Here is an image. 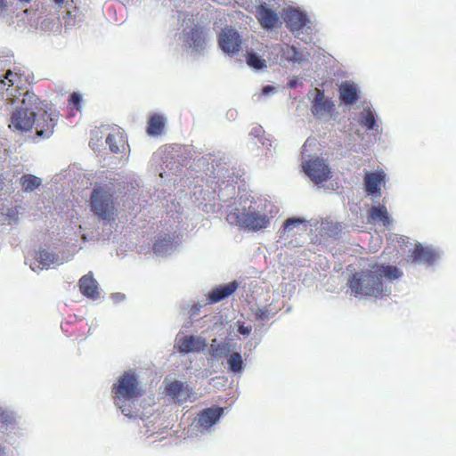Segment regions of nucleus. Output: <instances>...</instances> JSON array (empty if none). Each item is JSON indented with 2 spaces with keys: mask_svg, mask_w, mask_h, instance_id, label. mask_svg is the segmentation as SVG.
Returning a JSON list of instances; mask_svg holds the SVG:
<instances>
[{
  "mask_svg": "<svg viewBox=\"0 0 456 456\" xmlns=\"http://www.w3.org/2000/svg\"><path fill=\"white\" fill-rule=\"evenodd\" d=\"M256 17L261 27L265 29H273L281 23L277 12L269 8L265 3L256 6Z\"/></svg>",
  "mask_w": 456,
  "mask_h": 456,
  "instance_id": "obj_8",
  "label": "nucleus"
},
{
  "mask_svg": "<svg viewBox=\"0 0 456 456\" xmlns=\"http://www.w3.org/2000/svg\"><path fill=\"white\" fill-rule=\"evenodd\" d=\"M437 256L434 250L425 248L421 244H417L410 256L412 263L427 265H433L436 261Z\"/></svg>",
  "mask_w": 456,
  "mask_h": 456,
  "instance_id": "obj_11",
  "label": "nucleus"
},
{
  "mask_svg": "<svg viewBox=\"0 0 456 456\" xmlns=\"http://www.w3.org/2000/svg\"><path fill=\"white\" fill-rule=\"evenodd\" d=\"M403 276V272L395 265L369 264L367 269H362L352 274L347 285L354 296L383 297L387 295V289L383 278L393 281Z\"/></svg>",
  "mask_w": 456,
  "mask_h": 456,
  "instance_id": "obj_1",
  "label": "nucleus"
},
{
  "mask_svg": "<svg viewBox=\"0 0 456 456\" xmlns=\"http://www.w3.org/2000/svg\"><path fill=\"white\" fill-rule=\"evenodd\" d=\"M80 292L86 297L96 299L99 297L98 283L94 278L92 273H89L79 279L78 281Z\"/></svg>",
  "mask_w": 456,
  "mask_h": 456,
  "instance_id": "obj_12",
  "label": "nucleus"
},
{
  "mask_svg": "<svg viewBox=\"0 0 456 456\" xmlns=\"http://www.w3.org/2000/svg\"><path fill=\"white\" fill-rule=\"evenodd\" d=\"M106 142L110 150L114 153H118L124 151L126 141L123 134L118 129L117 132L110 134L106 138Z\"/></svg>",
  "mask_w": 456,
  "mask_h": 456,
  "instance_id": "obj_21",
  "label": "nucleus"
},
{
  "mask_svg": "<svg viewBox=\"0 0 456 456\" xmlns=\"http://www.w3.org/2000/svg\"><path fill=\"white\" fill-rule=\"evenodd\" d=\"M55 4H62L65 0H53Z\"/></svg>",
  "mask_w": 456,
  "mask_h": 456,
  "instance_id": "obj_41",
  "label": "nucleus"
},
{
  "mask_svg": "<svg viewBox=\"0 0 456 456\" xmlns=\"http://www.w3.org/2000/svg\"><path fill=\"white\" fill-rule=\"evenodd\" d=\"M256 318L257 320H266L269 318V312L265 308H259L255 313Z\"/></svg>",
  "mask_w": 456,
  "mask_h": 456,
  "instance_id": "obj_34",
  "label": "nucleus"
},
{
  "mask_svg": "<svg viewBox=\"0 0 456 456\" xmlns=\"http://www.w3.org/2000/svg\"><path fill=\"white\" fill-rule=\"evenodd\" d=\"M296 85H297V82L296 81H290L289 86L290 88H295L296 87Z\"/></svg>",
  "mask_w": 456,
  "mask_h": 456,
  "instance_id": "obj_40",
  "label": "nucleus"
},
{
  "mask_svg": "<svg viewBox=\"0 0 456 456\" xmlns=\"http://www.w3.org/2000/svg\"><path fill=\"white\" fill-rule=\"evenodd\" d=\"M115 190L107 185L95 186L90 196V209L102 220L112 222L118 216L117 202L115 201Z\"/></svg>",
  "mask_w": 456,
  "mask_h": 456,
  "instance_id": "obj_3",
  "label": "nucleus"
},
{
  "mask_svg": "<svg viewBox=\"0 0 456 456\" xmlns=\"http://www.w3.org/2000/svg\"><path fill=\"white\" fill-rule=\"evenodd\" d=\"M303 168L305 173L316 184L327 181L330 176V169L328 164L320 158L306 161Z\"/></svg>",
  "mask_w": 456,
  "mask_h": 456,
  "instance_id": "obj_6",
  "label": "nucleus"
},
{
  "mask_svg": "<svg viewBox=\"0 0 456 456\" xmlns=\"http://www.w3.org/2000/svg\"><path fill=\"white\" fill-rule=\"evenodd\" d=\"M361 114H368V115H370V114H373L372 112V110L370 106H367V107H364L363 110L362 111Z\"/></svg>",
  "mask_w": 456,
  "mask_h": 456,
  "instance_id": "obj_38",
  "label": "nucleus"
},
{
  "mask_svg": "<svg viewBox=\"0 0 456 456\" xmlns=\"http://www.w3.org/2000/svg\"><path fill=\"white\" fill-rule=\"evenodd\" d=\"M383 179L384 175L382 173L367 172L364 177L366 191L370 194L378 193Z\"/></svg>",
  "mask_w": 456,
  "mask_h": 456,
  "instance_id": "obj_20",
  "label": "nucleus"
},
{
  "mask_svg": "<svg viewBox=\"0 0 456 456\" xmlns=\"http://www.w3.org/2000/svg\"><path fill=\"white\" fill-rule=\"evenodd\" d=\"M251 330H252L251 326L240 325L239 329H238L239 333H240L242 335H247V336L251 333Z\"/></svg>",
  "mask_w": 456,
  "mask_h": 456,
  "instance_id": "obj_35",
  "label": "nucleus"
},
{
  "mask_svg": "<svg viewBox=\"0 0 456 456\" xmlns=\"http://www.w3.org/2000/svg\"><path fill=\"white\" fill-rule=\"evenodd\" d=\"M172 245L173 238L166 234L156 240L153 244V251L158 255H163L172 248Z\"/></svg>",
  "mask_w": 456,
  "mask_h": 456,
  "instance_id": "obj_25",
  "label": "nucleus"
},
{
  "mask_svg": "<svg viewBox=\"0 0 456 456\" xmlns=\"http://www.w3.org/2000/svg\"><path fill=\"white\" fill-rule=\"evenodd\" d=\"M250 134H254L256 137H261L262 134H264V131H263L261 126H255V127L252 128Z\"/></svg>",
  "mask_w": 456,
  "mask_h": 456,
  "instance_id": "obj_36",
  "label": "nucleus"
},
{
  "mask_svg": "<svg viewBox=\"0 0 456 456\" xmlns=\"http://www.w3.org/2000/svg\"><path fill=\"white\" fill-rule=\"evenodd\" d=\"M230 351L231 345L229 343L222 342L217 344V340L215 338L210 344L209 354L215 358L226 355Z\"/></svg>",
  "mask_w": 456,
  "mask_h": 456,
  "instance_id": "obj_26",
  "label": "nucleus"
},
{
  "mask_svg": "<svg viewBox=\"0 0 456 456\" xmlns=\"http://www.w3.org/2000/svg\"><path fill=\"white\" fill-rule=\"evenodd\" d=\"M229 370L233 373H240L244 368L242 356L238 352H233L227 357Z\"/></svg>",
  "mask_w": 456,
  "mask_h": 456,
  "instance_id": "obj_27",
  "label": "nucleus"
},
{
  "mask_svg": "<svg viewBox=\"0 0 456 456\" xmlns=\"http://www.w3.org/2000/svg\"><path fill=\"white\" fill-rule=\"evenodd\" d=\"M361 124L368 130L372 129L376 124L375 116H363Z\"/></svg>",
  "mask_w": 456,
  "mask_h": 456,
  "instance_id": "obj_32",
  "label": "nucleus"
},
{
  "mask_svg": "<svg viewBox=\"0 0 456 456\" xmlns=\"http://www.w3.org/2000/svg\"><path fill=\"white\" fill-rule=\"evenodd\" d=\"M238 288L236 281L220 285L209 292L208 300L210 304H216L231 296Z\"/></svg>",
  "mask_w": 456,
  "mask_h": 456,
  "instance_id": "obj_14",
  "label": "nucleus"
},
{
  "mask_svg": "<svg viewBox=\"0 0 456 456\" xmlns=\"http://www.w3.org/2000/svg\"><path fill=\"white\" fill-rule=\"evenodd\" d=\"M165 128L163 116H151L148 121L147 133L152 136H158L162 134Z\"/></svg>",
  "mask_w": 456,
  "mask_h": 456,
  "instance_id": "obj_23",
  "label": "nucleus"
},
{
  "mask_svg": "<svg viewBox=\"0 0 456 456\" xmlns=\"http://www.w3.org/2000/svg\"><path fill=\"white\" fill-rule=\"evenodd\" d=\"M20 184L24 191H32L40 186L41 180L33 175H23L20 177Z\"/></svg>",
  "mask_w": 456,
  "mask_h": 456,
  "instance_id": "obj_28",
  "label": "nucleus"
},
{
  "mask_svg": "<svg viewBox=\"0 0 456 456\" xmlns=\"http://www.w3.org/2000/svg\"><path fill=\"white\" fill-rule=\"evenodd\" d=\"M185 41L189 44L190 47L194 48L196 51L204 48L206 37L204 29L200 25H195L190 31L184 33Z\"/></svg>",
  "mask_w": 456,
  "mask_h": 456,
  "instance_id": "obj_13",
  "label": "nucleus"
},
{
  "mask_svg": "<svg viewBox=\"0 0 456 456\" xmlns=\"http://www.w3.org/2000/svg\"><path fill=\"white\" fill-rule=\"evenodd\" d=\"M219 45L227 53H234L240 48V35L233 29H224L219 35Z\"/></svg>",
  "mask_w": 456,
  "mask_h": 456,
  "instance_id": "obj_9",
  "label": "nucleus"
},
{
  "mask_svg": "<svg viewBox=\"0 0 456 456\" xmlns=\"http://www.w3.org/2000/svg\"><path fill=\"white\" fill-rule=\"evenodd\" d=\"M313 103L316 112L330 113L332 111L334 107L331 100L325 97L323 91L319 89H316V94Z\"/></svg>",
  "mask_w": 456,
  "mask_h": 456,
  "instance_id": "obj_19",
  "label": "nucleus"
},
{
  "mask_svg": "<svg viewBox=\"0 0 456 456\" xmlns=\"http://www.w3.org/2000/svg\"><path fill=\"white\" fill-rule=\"evenodd\" d=\"M20 95V93L17 95L13 89L6 88L5 102L10 114H37L43 110L42 102L34 93L26 92L22 98Z\"/></svg>",
  "mask_w": 456,
  "mask_h": 456,
  "instance_id": "obj_5",
  "label": "nucleus"
},
{
  "mask_svg": "<svg viewBox=\"0 0 456 456\" xmlns=\"http://www.w3.org/2000/svg\"><path fill=\"white\" fill-rule=\"evenodd\" d=\"M339 98L346 104H354L360 98L357 86L352 82H343L339 86Z\"/></svg>",
  "mask_w": 456,
  "mask_h": 456,
  "instance_id": "obj_16",
  "label": "nucleus"
},
{
  "mask_svg": "<svg viewBox=\"0 0 456 456\" xmlns=\"http://www.w3.org/2000/svg\"><path fill=\"white\" fill-rule=\"evenodd\" d=\"M223 413L224 408L222 407H211L203 409L198 414L199 425L204 429H208L220 419Z\"/></svg>",
  "mask_w": 456,
  "mask_h": 456,
  "instance_id": "obj_10",
  "label": "nucleus"
},
{
  "mask_svg": "<svg viewBox=\"0 0 456 456\" xmlns=\"http://www.w3.org/2000/svg\"><path fill=\"white\" fill-rule=\"evenodd\" d=\"M45 116H12V120L9 127L16 131L27 132L29 131L35 123H38L39 119L37 118H44Z\"/></svg>",
  "mask_w": 456,
  "mask_h": 456,
  "instance_id": "obj_15",
  "label": "nucleus"
},
{
  "mask_svg": "<svg viewBox=\"0 0 456 456\" xmlns=\"http://www.w3.org/2000/svg\"><path fill=\"white\" fill-rule=\"evenodd\" d=\"M166 394L178 402L186 401L189 397L186 387L178 380L172 381L166 387Z\"/></svg>",
  "mask_w": 456,
  "mask_h": 456,
  "instance_id": "obj_18",
  "label": "nucleus"
},
{
  "mask_svg": "<svg viewBox=\"0 0 456 456\" xmlns=\"http://www.w3.org/2000/svg\"><path fill=\"white\" fill-rule=\"evenodd\" d=\"M2 85L8 86V88L13 89V94L18 92L20 86L23 84L21 74L8 70L5 73L4 79L0 81Z\"/></svg>",
  "mask_w": 456,
  "mask_h": 456,
  "instance_id": "obj_22",
  "label": "nucleus"
},
{
  "mask_svg": "<svg viewBox=\"0 0 456 456\" xmlns=\"http://www.w3.org/2000/svg\"><path fill=\"white\" fill-rule=\"evenodd\" d=\"M370 217L373 221L380 222L385 226L390 224L387 209L385 206L372 207L370 211Z\"/></svg>",
  "mask_w": 456,
  "mask_h": 456,
  "instance_id": "obj_24",
  "label": "nucleus"
},
{
  "mask_svg": "<svg viewBox=\"0 0 456 456\" xmlns=\"http://www.w3.org/2000/svg\"><path fill=\"white\" fill-rule=\"evenodd\" d=\"M303 222V220L299 218H288L284 224L283 227L285 230H290L292 226H296L300 224Z\"/></svg>",
  "mask_w": 456,
  "mask_h": 456,
  "instance_id": "obj_33",
  "label": "nucleus"
},
{
  "mask_svg": "<svg viewBox=\"0 0 456 456\" xmlns=\"http://www.w3.org/2000/svg\"><path fill=\"white\" fill-rule=\"evenodd\" d=\"M247 63L248 66L257 69L265 67V61L254 53H248Z\"/></svg>",
  "mask_w": 456,
  "mask_h": 456,
  "instance_id": "obj_31",
  "label": "nucleus"
},
{
  "mask_svg": "<svg viewBox=\"0 0 456 456\" xmlns=\"http://www.w3.org/2000/svg\"><path fill=\"white\" fill-rule=\"evenodd\" d=\"M37 263L42 266L41 268H47L54 262V256L45 249L39 250L36 253L35 256Z\"/></svg>",
  "mask_w": 456,
  "mask_h": 456,
  "instance_id": "obj_29",
  "label": "nucleus"
},
{
  "mask_svg": "<svg viewBox=\"0 0 456 456\" xmlns=\"http://www.w3.org/2000/svg\"><path fill=\"white\" fill-rule=\"evenodd\" d=\"M37 133L40 136L48 135L51 133V130L50 129H47V130L40 129L39 124H37Z\"/></svg>",
  "mask_w": 456,
  "mask_h": 456,
  "instance_id": "obj_37",
  "label": "nucleus"
},
{
  "mask_svg": "<svg viewBox=\"0 0 456 456\" xmlns=\"http://www.w3.org/2000/svg\"><path fill=\"white\" fill-rule=\"evenodd\" d=\"M83 96L81 94L73 92L68 99V107L70 110L82 111Z\"/></svg>",
  "mask_w": 456,
  "mask_h": 456,
  "instance_id": "obj_30",
  "label": "nucleus"
},
{
  "mask_svg": "<svg viewBox=\"0 0 456 456\" xmlns=\"http://www.w3.org/2000/svg\"><path fill=\"white\" fill-rule=\"evenodd\" d=\"M175 348L181 354L200 353L207 346L206 340L200 337L178 334L175 341Z\"/></svg>",
  "mask_w": 456,
  "mask_h": 456,
  "instance_id": "obj_7",
  "label": "nucleus"
},
{
  "mask_svg": "<svg viewBox=\"0 0 456 456\" xmlns=\"http://www.w3.org/2000/svg\"><path fill=\"white\" fill-rule=\"evenodd\" d=\"M226 221L232 225L255 232L266 228L270 224L266 215L249 211L246 207H236L230 210L226 215Z\"/></svg>",
  "mask_w": 456,
  "mask_h": 456,
  "instance_id": "obj_4",
  "label": "nucleus"
},
{
  "mask_svg": "<svg viewBox=\"0 0 456 456\" xmlns=\"http://www.w3.org/2000/svg\"><path fill=\"white\" fill-rule=\"evenodd\" d=\"M307 22L308 18L303 12L291 10L287 13V24L292 32L300 31Z\"/></svg>",
  "mask_w": 456,
  "mask_h": 456,
  "instance_id": "obj_17",
  "label": "nucleus"
},
{
  "mask_svg": "<svg viewBox=\"0 0 456 456\" xmlns=\"http://www.w3.org/2000/svg\"><path fill=\"white\" fill-rule=\"evenodd\" d=\"M273 87L271 86H265L263 89L264 94H268L269 92L273 91Z\"/></svg>",
  "mask_w": 456,
  "mask_h": 456,
  "instance_id": "obj_39",
  "label": "nucleus"
},
{
  "mask_svg": "<svg viewBox=\"0 0 456 456\" xmlns=\"http://www.w3.org/2000/svg\"><path fill=\"white\" fill-rule=\"evenodd\" d=\"M114 403L129 418L136 415L134 402L143 395L137 377L134 372H124L112 387Z\"/></svg>",
  "mask_w": 456,
  "mask_h": 456,
  "instance_id": "obj_2",
  "label": "nucleus"
}]
</instances>
